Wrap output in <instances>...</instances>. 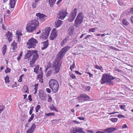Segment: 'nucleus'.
<instances>
[{"label": "nucleus", "instance_id": "1", "mask_svg": "<svg viewBox=\"0 0 133 133\" xmlns=\"http://www.w3.org/2000/svg\"><path fill=\"white\" fill-rule=\"evenodd\" d=\"M39 24V21L35 19L30 21L27 24L26 27L27 30L31 32L34 31Z\"/></svg>", "mask_w": 133, "mask_h": 133}, {"label": "nucleus", "instance_id": "2", "mask_svg": "<svg viewBox=\"0 0 133 133\" xmlns=\"http://www.w3.org/2000/svg\"><path fill=\"white\" fill-rule=\"evenodd\" d=\"M116 78V77H114L110 75L107 74H105L102 76L101 79V83L103 84L106 83L109 84H113V82L111 80Z\"/></svg>", "mask_w": 133, "mask_h": 133}, {"label": "nucleus", "instance_id": "3", "mask_svg": "<svg viewBox=\"0 0 133 133\" xmlns=\"http://www.w3.org/2000/svg\"><path fill=\"white\" fill-rule=\"evenodd\" d=\"M38 43V42L36 39L32 38L30 39L27 43V47L29 49L34 48Z\"/></svg>", "mask_w": 133, "mask_h": 133}, {"label": "nucleus", "instance_id": "4", "mask_svg": "<svg viewBox=\"0 0 133 133\" xmlns=\"http://www.w3.org/2000/svg\"><path fill=\"white\" fill-rule=\"evenodd\" d=\"M83 14L82 12L79 13L76 18L75 21V26L76 27H78L82 23L84 17L83 16Z\"/></svg>", "mask_w": 133, "mask_h": 133}, {"label": "nucleus", "instance_id": "5", "mask_svg": "<svg viewBox=\"0 0 133 133\" xmlns=\"http://www.w3.org/2000/svg\"><path fill=\"white\" fill-rule=\"evenodd\" d=\"M61 66V64L59 63H57L56 61L53 62L51 66V67L53 68H55L54 70L55 71V73H57L58 72L60 69V67Z\"/></svg>", "mask_w": 133, "mask_h": 133}, {"label": "nucleus", "instance_id": "6", "mask_svg": "<svg viewBox=\"0 0 133 133\" xmlns=\"http://www.w3.org/2000/svg\"><path fill=\"white\" fill-rule=\"evenodd\" d=\"M69 50L68 46H66L62 48L58 53V57L61 59L62 58L65 54Z\"/></svg>", "mask_w": 133, "mask_h": 133}, {"label": "nucleus", "instance_id": "7", "mask_svg": "<svg viewBox=\"0 0 133 133\" xmlns=\"http://www.w3.org/2000/svg\"><path fill=\"white\" fill-rule=\"evenodd\" d=\"M77 9L75 8L71 11L70 15L68 18L69 21L72 22L74 19L77 14Z\"/></svg>", "mask_w": 133, "mask_h": 133}, {"label": "nucleus", "instance_id": "8", "mask_svg": "<svg viewBox=\"0 0 133 133\" xmlns=\"http://www.w3.org/2000/svg\"><path fill=\"white\" fill-rule=\"evenodd\" d=\"M68 13L67 12L66 10H62L59 11L58 13L59 16V18L62 19H63L66 16Z\"/></svg>", "mask_w": 133, "mask_h": 133}, {"label": "nucleus", "instance_id": "9", "mask_svg": "<svg viewBox=\"0 0 133 133\" xmlns=\"http://www.w3.org/2000/svg\"><path fill=\"white\" fill-rule=\"evenodd\" d=\"M38 95L40 98L42 100L44 101L46 98V95L43 90L41 89L39 90Z\"/></svg>", "mask_w": 133, "mask_h": 133}, {"label": "nucleus", "instance_id": "10", "mask_svg": "<svg viewBox=\"0 0 133 133\" xmlns=\"http://www.w3.org/2000/svg\"><path fill=\"white\" fill-rule=\"evenodd\" d=\"M50 30V27H48L46 28L44 31L43 32V34L42 36L43 37V38L46 39L48 38Z\"/></svg>", "mask_w": 133, "mask_h": 133}, {"label": "nucleus", "instance_id": "11", "mask_svg": "<svg viewBox=\"0 0 133 133\" xmlns=\"http://www.w3.org/2000/svg\"><path fill=\"white\" fill-rule=\"evenodd\" d=\"M77 98L78 100H83L87 101L89 100L90 97L86 94H81L77 97Z\"/></svg>", "mask_w": 133, "mask_h": 133}, {"label": "nucleus", "instance_id": "12", "mask_svg": "<svg viewBox=\"0 0 133 133\" xmlns=\"http://www.w3.org/2000/svg\"><path fill=\"white\" fill-rule=\"evenodd\" d=\"M36 16L37 17L38 20L39 19V21H44L45 20V17H46V16L43 14H41L40 13H37L36 14Z\"/></svg>", "mask_w": 133, "mask_h": 133}, {"label": "nucleus", "instance_id": "13", "mask_svg": "<svg viewBox=\"0 0 133 133\" xmlns=\"http://www.w3.org/2000/svg\"><path fill=\"white\" fill-rule=\"evenodd\" d=\"M100 130L105 132L110 133L116 131L117 130V129L114 128L110 127L107 128L105 129H101Z\"/></svg>", "mask_w": 133, "mask_h": 133}, {"label": "nucleus", "instance_id": "14", "mask_svg": "<svg viewBox=\"0 0 133 133\" xmlns=\"http://www.w3.org/2000/svg\"><path fill=\"white\" fill-rule=\"evenodd\" d=\"M52 32L51 34V35L50 36V39L53 40L57 37V34L56 31L55 29H53L52 30Z\"/></svg>", "mask_w": 133, "mask_h": 133}, {"label": "nucleus", "instance_id": "15", "mask_svg": "<svg viewBox=\"0 0 133 133\" xmlns=\"http://www.w3.org/2000/svg\"><path fill=\"white\" fill-rule=\"evenodd\" d=\"M58 87L59 85L58 83H57L55 85H54V86H52V88H50L52 89V91L53 92L56 93L58 91Z\"/></svg>", "mask_w": 133, "mask_h": 133}, {"label": "nucleus", "instance_id": "16", "mask_svg": "<svg viewBox=\"0 0 133 133\" xmlns=\"http://www.w3.org/2000/svg\"><path fill=\"white\" fill-rule=\"evenodd\" d=\"M36 127V125L35 123L33 124L29 128V129L26 131V133H32L35 131Z\"/></svg>", "mask_w": 133, "mask_h": 133}, {"label": "nucleus", "instance_id": "17", "mask_svg": "<svg viewBox=\"0 0 133 133\" xmlns=\"http://www.w3.org/2000/svg\"><path fill=\"white\" fill-rule=\"evenodd\" d=\"M57 83L58 82L56 80L54 79H51L50 80L49 82V87L50 88H52V86Z\"/></svg>", "mask_w": 133, "mask_h": 133}, {"label": "nucleus", "instance_id": "18", "mask_svg": "<svg viewBox=\"0 0 133 133\" xmlns=\"http://www.w3.org/2000/svg\"><path fill=\"white\" fill-rule=\"evenodd\" d=\"M28 53L29 54V57H30L33 54V56L34 55H38V53L37 51L36 50H32L31 51H30V50H28Z\"/></svg>", "mask_w": 133, "mask_h": 133}, {"label": "nucleus", "instance_id": "19", "mask_svg": "<svg viewBox=\"0 0 133 133\" xmlns=\"http://www.w3.org/2000/svg\"><path fill=\"white\" fill-rule=\"evenodd\" d=\"M6 36L8 38V41L10 42L12 39V33L9 31H8L7 33L6 34Z\"/></svg>", "mask_w": 133, "mask_h": 133}, {"label": "nucleus", "instance_id": "20", "mask_svg": "<svg viewBox=\"0 0 133 133\" xmlns=\"http://www.w3.org/2000/svg\"><path fill=\"white\" fill-rule=\"evenodd\" d=\"M74 31V27L73 26H70L68 29V34L71 36L73 35Z\"/></svg>", "mask_w": 133, "mask_h": 133}, {"label": "nucleus", "instance_id": "21", "mask_svg": "<svg viewBox=\"0 0 133 133\" xmlns=\"http://www.w3.org/2000/svg\"><path fill=\"white\" fill-rule=\"evenodd\" d=\"M38 55H33L32 60L31 61L30 65H32L34 63L37 58H38Z\"/></svg>", "mask_w": 133, "mask_h": 133}, {"label": "nucleus", "instance_id": "22", "mask_svg": "<svg viewBox=\"0 0 133 133\" xmlns=\"http://www.w3.org/2000/svg\"><path fill=\"white\" fill-rule=\"evenodd\" d=\"M62 21L60 20H58L55 23L56 26L58 28L62 24Z\"/></svg>", "mask_w": 133, "mask_h": 133}, {"label": "nucleus", "instance_id": "23", "mask_svg": "<svg viewBox=\"0 0 133 133\" xmlns=\"http://www.w3.org/2000/svg\"><path fill=\"white\" fill-rule=\"evenodd\" d=\"M75 129L76 130L77 133H82L83 131V129L81 128L75 127Z\"/></svg>", "mask_w": 133, "mask_h": 133}, {"label": "nucleus", "instance_id": "24", "mask_svg": "<svg viewBox=\"0 0 133 133\" xmlns=\"http://www.w3.org/2000/svg\"><path fill=\"white\" fill-rule=\"evenodd\" d=\"M69 39V37L68 36L66 37L63 41L62 42H61V46H63L64 45L67 43V41Z\"/></svg>", "mask_w": 133, "mask_h": 133}, {"label": "nucleus", "instance_id": "25", "mask_svg": "<svg viewBox=\"0 0 133 133\" xmlns=\"http://www.w3.org/2000/svg\"><path fill=\"white\" fill-rule=\"evenodd\" d=\"M15 3V0H10V3L11 8H13L14 7Z\"/></svg>", "mask_w": 133, "mask_h": 133}, {"label": "nucleus", "instance_id": "26", "mask_svg": "<svg viewBox=\"0 0 133 133\" xmlns=\"http://www.w3.org/2000/svg\"><path fill=\"white\" fill-rule=\"evenodd\" d=\"M122 23L125 26H129L130 25V24L125 19H124L123 20Z\"/></svg>", "mask_w": 133, "mask_h": 133}, {"label": "nucleus", "instance_id": "27", "mask_svg": "<svg viewBox=\"0 0 133 133\" xmlns=\"http://www.w3.org/2000/svg\"><path fill=\"white\" fill-rule=\"evenodd\" d=\"M11 46L13 48V49L14 50V52H15L16 51V49L17 48V44L16 43H15V44H12L11 45ZM14 52V51H13Z\"/></svg>", "mask_w": 133, "mask_h": 133}, {"label": "nucleus", "instance_id": "28", "mask_svg": "<svg viewBox=\"0 0 133 133\" xmlns=\"http://www.w3.org/2000/svg\"><path fill=\"white\" fill-rule=\"evenodd\" d=\"M49 108L51 110L56 111L57 112L58 111V110H57L56 108L54 107V105L53 104H52V105L49 107Z\"/></svg>", "mask_w": 133, "mask_h": 133}, {"label": "nucleus", "instance_id": "29", "mask_svg": "<svg viewBox=\"0 0 133 133\" xmlns=\"http://www.w3.org/2000/svg\"><path fill=\"white\" fill-rule=\"evenodd\" d=\"M39 68V66L38 65H37L36 67L34 69V72L36 74L38 73V70Z\"/></svg>", "mask_w": 133, "mask_h": 133}, {"label": "nucleus", "instance_id": "30", "mask_svg": "<svg viewBox=\"0 0 133 133\" xmlns=\"http://www.w3.org/2000/svg\"><path fill=\"white\" fill-rule=\"evenodd\" d=\"M2 49L3 50L2 53L3 55H5L6 50V46L5 45H4V46L2 48Z\"/></svg>", "mask_w": 133, "mask_h": 133}, {"label": "nucleus", "instance_id": "31", "mask_svg": "<svg viewBox=\"0 0 133 133\" xmlns=\"http://www.w3.org/2000/svg\"><path fill=\"white\" fill-rule=\"evenodd\" d=\"M43 44L44 47H42L41 49L42 50H44L45 49H46L48 46L49 45V43H43V42L42 43Z\"/></svg>", "mask_w": 133, "mask_h": 133}, {"label": "nucleus", "instance_id": "32", "mask_svg": "<svg viewBox=\"0 0 133 133\" xmlns=\"http://www.w3.org/2000/svg\"><path fill=\"white\" fill-rule=\"evenodd\" d=\"M38 77H40V78L42 80V81L41 82V80L40 79L39 80L40 82L41 83H42L43 82V79L42 78L43 77V73L42 71V72H41V74H38Z\"/></svg>", "mask_w": 133, "mask_h": 133}, {"label": "nucleus", "instance_id": "33", "mask_svg": "<svg viewBox=\"0 0 133 133\" xmlns=\"http://www.w3.org/2000/svg\"><path fill=\"white\" fill-rule=\"evenodd\" d=\"M120 108L122 110H124L125 111H126V110L125 109L126 108V105L124 104H122L120 105Z\"/></svg>", "mask_w": 133, "mask_h": 133}, {"label": "nucleus", "instance_id": "34", "mask_svg": "<svg viewBox=\"0 0 133 133\" xmlns=\"http://www.w3.org/2000/svg\"><path fill=\"white\" fill-rule=\"evenodd\" d=\"M9 79V76H6L5 78V82L6 83H9L10 82Z\"/></svg>", "mask_w": 133, "mask_h": 133}, {"label": "nucleus", "instance_id": "35", "mask_svg": "<svg viewBox=\"0 0 133 133\" xmlns=\"http://www.w3.org/2000/svg\"><path fill=\"white\" fill-rule=\"evenodd\" d=\"M16 34L17 36V37H19L20 36H22V34L20 32H19V31L18 30H17L16 32Z\"/></svg>", "mask_w": 133, "mask_h": 133}, {"label": "nucleus", "instance_id": "36", "mask_svg": "<svg viewBox=\"0 0 133 133\" xmlns=\"http://www.w3.org/2000/svg\"><path fill=\"white\" fill-rule=\"evenodd\" d=\"M70 132L71 133H77L76 130H75V127L72 128L70 130Z\"/></svg>", "mask_w": 133, "mask_h": 133}, {"label": "nucleus", "instance_id": "37", "mask_svg": "<svg viewBox=\"0 0 133 133\" xmlns=\"http://www.w3.org/2000/svg\"><path fill=\"white\" fill-rule=\"evenodd\" d=\"M45 115H46L47 116L49 117V116H55V113H49L48 114H46Z\"/></svg>", "mask_w": 133, "mask_h": 133}, {"label": "nucleus", "instance_id": "38", "mask_svg": "<svg viewBox=\"0 0 133 133\" xmlns=\"http://www.w3.org/2000/svg\"><path fill=\"white\" fill-rule=\"evenodd\" d=\"M118 118H112L110 119V120L113 122H115L117 121Z\"/></svg>", "mask_w": 133, "mask_h": 133}, {"label": "nucleus", "instance_id": "39", "mask_svg": "<svg viewBox=\"0 0 133 133\" xmlns=\"http://www.w3.org/2000/svg\"><path fill=\"white\" fill-rule=\"evenodd\" d=\"M34 114H33L31 115L30 117L29 118L28 120V122H30L34 118Z\"/></svg>", "mask_w": 133, "mask_h": 133}, {"label": "nucleus", "instance_id": "40", "mask_svg": "<svg viewBox=\"0 0 133 133\" xmlns=\"http://www.w3.org/2000/svg\"><path fill=\"white\" fill-rule=\"evenodd\" d=\"M41 108V106L40 105H37L35 108L36 112H38V110Z\"/></svg>", "mask_w": 133, "mask_h": 133}, {"label": "nucleus", "instance_id": "41", "mask_svg": "<svg viewBox=\"0 0 133 133\" xmlns=\"http://www.w3.org/2000/svg\"><path fill=\"white\" fill-rule=\"evenodd\" d=\"M11 69L7 67L6 69L5 70V72L6 74L10 72L11 71Z\"/></svg>", "mask_w": 133, "mask_h": 133}, {"label": "nucleus", "instance_id": "42", "mask_svg": "<svg viewBox=\"0 0 133 133\" xmlns=\"http://www.w3.org/2000/svg\"><path fill=\"white\" fill-rule=\"evenodd\" d=\"M51 70H49V71H48L46 73V76L48 77L50 76L51 75Z\"/></svg>", "mask_w": 133, "mask_h": 133}, {"label": "nucleus", "instance_id": "43", "mask_svg": "<svg viewBox=\"0 0 133 133\" xmlns=\"http://www.w3.org/2000/svg\"><path fill=\"white\" fill-rule=\"evenodd\" d=\"M22 52L21 51L19 54V56L17 58V60L19 61L21 59V57L22 56Z\"/></svg>", "mask_w": 133, "mask_h": 133}, {"label": "nucleus", "instance_id": "44", "mask_svg": "<svg viewBox=\"0 0 133 133\" xmlns=\"http://www.w3.org/2000/svg\"><path fill=\"white\" fill-rule=\"evenodd\" d=\"M24 74H22L21 76H20L19 77V79L18 80V81L21 82L22 81V77L24 76Z\"/></svg>", "mask_w": 133, "mask_h": 133}, {"label": "nucleus", "instance_id": "45", "mask_svg": "<svg viewBox=\"0 0 133 133\" xmlns=\"http://www.w3.org/2000/svg\"><path fill=\"white\" fill-rule=\"evenodd\" d=\"M34 108V107L32 106L30 108V110L29 112V114L30 115H31L32 112V111Z\"/></svg>", "mask_w": 133, "mask_h": 133}, {"label": "nucleus", "instance_id": "46", "mask_svg": "<svg viewBox=\"0 0 133 133\" xmlns=\"http://www.w3.org/2000/svg\"><path fill=\"white\" fill-rule=\"evenodd\" d=\"M4 107L3 105L1 106H0V114L4 110Z\"/></svg>", "mask_w": 133, "mask_h": 133}, {"label": "nucleus", "instance_id": "47", "mask_svg": "<svg viewBox=\"0 0 133 133\" xmlns=\"http://www.w3.org/2000/svg\"><path fill=\"white\" fill-rule=\"evenodd\" d=\"M37 3L36 2L33 3L32 4V7L33 8H35L37 7Z\"/></svg>", "mask_w": 133, "mask_h": 133}, {"label": "nucleus", "instance_id": "48", "mask_svg": "<svg viewBox=\"0 0 133 133\" xmlns=\"http://www.w3.org/2000/svg\"><path fill=\"white\" fill-rule=\"evenodd\" d=\"M117 117L121 119L124 118L125 117V116L122 115H117Z\"/></svg>", "mask_w": 133, "mask_h": 133}, {"label": "nucleus", "instance_id": "49", "mask_svg": "<svg viewBox=\"0 0 133 133\" xmlns=\"http://www.w3.org/2000/svg\"><path fill=\"white\" fill-rule=\"evenodd\" d=\"M75 63L74 62L73 63L72 65H71L70 67V69L71 71H72V69L75 68Z\"/></svg>", "mask_w": 133, "mask_h": 133}, {"label": "nucleus", "instance_id": "50", "mask_svg": "<svg viewBox=\"0 0 133 133\" xmlns=\"http://www.w3.org/2000/svg\"><path fill=\"white\" fill-rule=\"evenodd\" d=\"M48 96L49 98H48L47 99L48 101V102H50L52 101V98L50 96H49V95H48Z\"/></svg>", "mask_w": 133, "mask_h": 133}, {"label": "nucleus", "instance_id": "51", "mask_svg": "<svg viewBox=\"0 0 133 133\" xmlns=\"http://www.w3.org/2000/svg\"><path fill=\"white\" fill-rule=\"evenodd\" d=\"M95 68H96L99 69L101 70V69L102 68V66H99L98 65H96L95 66Z\"/></svg>", "mask_w": 133, "mask_h": 133}, {"label": "nucleus", "instance_id": "52", "mask_svg": "<svg viewBox=\"0 0 133 133\" xmlns=\"http://www.w3.org/2000/svg\"><path fill=\"white\" fill-rule=\"evenodd\" d=\"M114 70L115 71H117L119 72L122 73L123 72L122 70H119L116 68H114Z\"/></svg>", "mask_w": 133, "mask_h": 133}, {"label": "nucleus", "instance_id": "53", "mask_svg": "<svg viewBox=\"0 0 133 133\" xmlns=\"http://www.w3.org/2000/svg\"><path fill=\"white\" fill-rule=\"evenodd\" d=\"M70 76H71V77L73 79H74L76 77V76L74 75L72 73H70Z\"/></svg>", "mask_w": 133, "mask_h": 133}, {"label": "nucleus", "instance_id": "54", "mask_svg": "<svg viewBox=\"0 0 133 133\" xmlns=\"http://www.w3.org/2000/svg\"><path fill=\"white\" fill-rule=\"evenodd\" d=\"M27 52L25 56V59L27 58H28L29 57V54L28 53V50H27Z\"/></svg>", "mask_w": 133, "mask_h": 133}, {"label": "nucleus", "instance_id": "55", "mask_svg": "<svg viewBox=\"0 0 133 133\" xmlns=\"http://www.w3.org/2000/svg\"><path fill=\"white\" fill-rule=\"evenodd\" d=\"M95 28L90 29L89 30V32H95Z\"/></svg>", "mask_w": 133, "mask_h": 133}, {"label": "nucleus", "instance_id": "56", "mask_svg": "<svg viewBox=\"0 0 133 133\" xmlns=\"http://www.w3.org/2000/svg\"><path fill=\"white\" fill-rule=\"evenodd\" d=\"M24 88H25V89H26L27 90H26L25 91V92L26 93H29V91H28V87H27L26 86H25L24 87Z\"/></svg>", "mask_w": 133, "mask_h": 133}, {"label": "nucleus", "instance_id": "57", "mask_svg": "<svg viewBox=\"0 0 133 133\" xmlns=\"http://www.w3.org/2000/svg\"><path fill=\"white\" fill-rule=\"evenodd\" d=\"M91 87L90 86H87L86 88V89L87 90V91H89L91 89Z\"/></svg>", "mask_w": 133, "mask_h": 133}, {"label": "nucleus", "instance_id": "58", "mask_svg": "<svg viewBox=\"0 0 133 133\" xmlns=\"http://www.w3.org/2000/svg\"><path fill=\"white\" fill-rule=\"evenodd\" d=\"M87 73L89 75V76L90 77H93V75L92 74H91L89 72H87Z\"/></svg>", "mask_w": 133, "mask_h": 133}, {"label": "nucleus", "instance_id": "59", "mask_svg": "<svg viewBox=\"0 0 133 133\" xmlns=\"http://www.w3.org/2000/svg\"><path fill=\"white\" fill-rule=\"evenodd\" d=\"M46 92L48 93H50L51 92V91L49 88H46Z\"/></svg>", "mask_w": 133, "mask_h": 133}, {"label": "nucleus", "instance_id": "60", "mask_svg": "<svg viewBox=\"0 0 133 133\" xmlns=\"http://www.w3.org/2000/svg\"><path fill=\"white\" fill-rule=\"evenodd\" d=\"M32 96L31 95H29L28 96L29 99L30 101H32V99L31 98Z\"/></svg>", "mask_w": 133, "mask_h": 133}, {"label": "nucleus", "instance_id": "61", "mask_svg": "<svg viewBox=\"0 0 133 133\" xmlns=\"http://www.w3.org/2000/svg\"><path fill=\"white\" fill-rule=\"evenodd\" d=\"M77 118H78L79 119L81 120H84V118L83 117H77Z\"/></svg>", "mask_w": 133, "mask_h": 133}, {"label": "nucleus", "instance_id": "62", "mask_svg": "<svg viewBox=\"0 0 133 133\" xmlns=\"http://www.w3.org/2000/svg\"><path fill=\"white\" fill-rule=\"evenodd\" d=\"M75 72L77 74H78L79 75H81L82 74L81 72H79L78 71H75Z\"/></svg>", "mask_w": 133, "mask_h": 133}, {"label": "nucleus", "instance_id": "63", "mask_svg": "<svg viewBox=\"0 0 133 133\" xmlns=\"http://www.w3.org/2000/svg\"><path fill=\"white\" fill-rule=\"evenodd\" d=\"M127 127V126L126 124H124L123 125V126L122 127V129L125 128Z\"/></svg>", "mask_w": 133, "mask_h": 133}, {"label": "nucleus", "instance_id": "64", "mask_svg": "<svg viewBox=\"0 0 133 133\" xmlns=\"http://www.w3.org/2000/svg\"><path fill=\"white\" fill-rule=\"evenodd\" d=\"M17 37V38L18 39V42H19V43H20V42L21 41V37L20 36H19V37Z\"/></svg>", "mask_w": 133, "mask_h": 133}]
</instances>
